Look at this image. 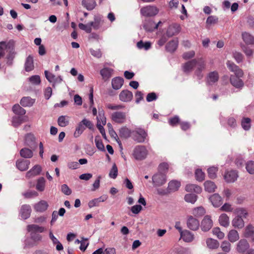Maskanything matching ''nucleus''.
Masks as SVG:
<instances>
[{
    "instance_id": "obj_37",
    "label": "nucleus",
    "mask_w": 254,
    "mask_h": 254,
    "mask_svg": "<svg viewBox=\"0 0 254 254\" xmlns=\"http://www.w3.org/2000/svg\"><path fill=\"white\" fill-rule=\"evenodd\" d=\"M82 5L88 10L93 9L96 5L95 0H83Z\"/></svg>"
},
{
    "instance_id": "obj_63",
    "label": "nucleus",
    "mask_w": 254,
    "mask_h": 254,
    "mask_svg": "<svg viewBox=\"0 0 254 254\" xmlns=\"http://www.w3.org/2000/svg\"><path fill=\"white\" fill-rule=\"evenodd\" d=\"M218 22V18L215 16H209L206 21L207 26L210 25L212 24H215Z\"/></svg>"
},
{
    "instance_id": "obj_60",
    "label": "nucleus",
    "mask_w": 254,
    "mask_h": 254,
    "mask_svg": "<svg viewBox=\"0 0 254 254\" xmlns=\"http://www.w3.org/2000/svg\"><path fill=\"white\" fill-rule=\"evenodd\" d=\"M23 195L26 198L36 197L38 195V193L35 190H28L23 193Z\"/></svg>"
},
{
    "instance_id": "obj_22",
    "label": "nucleus",
    "mask_w": 254,
    "mask_h": 254,
    "mask_svg": "<svg viewBox=\"0 0 254 254\" xmlns=\"http://www.w3.org/2000/svg\"><path fill=\"white\" fill-rule=\"evenodd\" d=\"M30 163L29 160L19 159L16 162V167L19 170L24 171L28 169Z\"/></svg>"
},
{
    "instance_id": "obj_21",
    "label": "nucleus",
    "mask_w": 254,
    "mask_h": 254,
    "mask_svg": "<svg viewBox=\"0 0 254 254\" xmlns=\"http://www.w3.org/2000/svg\"><path fill=\"white\" fill-rule=\"evenodd\" d=\"M196 70L195 71V74L197 75L199 79H200L202 77V75L201 74V71L204 70L205 68V64L204 61L202 59L197 60Z\"/></svg>"
},
{
    "instance_id": "obj_51",
    "label": "nucleus",
    "mask_w": 254,
    "mask_h": 254,
    "mask_svg": "<svg viewBox=\"0 0 254 254\" xmlns=\"http://www.w3.org/2000/svg\"><path fill=\"white\" fill-rule=\"evenodd\" d=\"M184 198L186 201L193 204L196 201L197 196L193 193H189L185 195Z\"/></svg>"
},
{
    "instance_id": "obj_41",
    "label": "nucleus",
    "mask_w": 254,
    "mask_h": 254,
    "mask_svg": "<svg viewBox=\"0 0 254 254\" xmlns=\"http://www.w3.org/2000/svg\"><path fill=\"white\" fill-rule=\"evenodd\" d=\"M207 247L211 249H216L219 247V243L216 240L209 238L206 241Z\"/></svg>"
},
{
    "instance_id": "obj_10",
    "label": "nucleus",
    "mask_w": 254,
    "mask_h": 254,
    "mask_svg": "<svg viewBox=\"0 0 254 254\" xmlns=\"http://www.w3.org/2000/svg\"><path fill=\"white\" fill-rule=\"evenodd\" d=\"M181 30V27L178 24H173L169 26L167 29L166 34L168 37H171L178 34Z\"/></svg>"
},
{
    "instance_id": "obj_2",
    "label": "nucleus",
    "mask_w": 254,
    "mask_h": 254,
    "mask_svg": "<svg viewBox=\"0 0 254 254\" xmlns=\"http://www.w3.org/2000/svg\"><path fill=\"white\" fill-rule=\"evenodd\" d=\"M148 154V151L144 145H138L134 147L132 151L133 158L138 161L144 160Z\"/></svg>"
},
{
    "instance_id": "obj_18",
    "label": "nucleus",
    "mask_w": 254,
    "mask_h": 254,
    "mask_svg": "<svg viewBox=\"0 0 254 254\" xmlns=\"http://www.w3.org/2000/svg\"><path fill=\"white\" fill-rule=\"evenodd\" d=\"M27 230L30 233H43L45 230L44 227L36 224H30L27 226Z\"/></svg>"
},
{
    "instance_id": "obj_5",
    "label": "nucleus",
    "mask_w": 254,
    "mask_h": 254,
    "mask_svg": "<svg viewBox=\"0 0 254 254\" xmlns=\"http://www.w3.org/2000/svg\"><path fill=\"white\" fill-rule=\"evenodd\" d=\"M111 119L114 122L117 123L123 124L126 121V114L122 112H115L112 113Z\"/></svg>"
},
{
    "instance_id": "obj_12",
    "label": "nucleus",
    "mask_w": 254,
    "mask_h": 254,
    "mask_svg": "<svg viewBox=\"0 0 254 254\" xmlns=\"http://www.w3.org/2000/svg\"><path fill=\"white\" fill-rule=\"evenodd\" d=\"M161 23L162 22L160 21L155 24L153 20H146L144 23L143 28L146 31H152L157 29Z\"/></svg>"
},
{
    "instance_id": "obj_45",
    "label": "nucleus",
    "mask_w": 254,
    "mask_h": 254,
    "mask_svg": "<svg viewBox=\"0 0 254 254\" xmlns=\"http://www.w3.org/2000/svg\"><path fill=\"white\" fill-rule=\"evenodd\" d=\"M113 72V69L110 68H104L100 71V74L103 78H109Z\"/></svg>"
},
{
    "instance_id": "obj_24",
    "label": "nucleus",
    "mask_w": 254,
    "mask_h": 254,
    "mask_svg": "<svg viewBox=\"0 0 254 254\" xmlns=\"http://www.w3.org/2000/svg\"><path fill=\"white\" fill-rule=\"evenodd\" d=\"M41 170V167L40 166L35 165L27 172L26 177L28 178H30L38 175L40 173Z\"/></svg>"
},
{
    "instance_id": "obj_6",
    "label": "nucleus",
    "mask_w": 254,
    "mask_h": 254,
    "mask_svg": "<svg viewBox=\"0 0 254 254\" xmlns=\"http://www.w3.org/2000/svg\"><path fill=\"white\" fill-rule=\"evenodd\" d=\"M226 64L229 70H230L232 72H233L235 75H236L237 77H243L244 75L243 70L234 63L230 61H228L227 62Z\"/></svg>"
},
{
    "instance_id": "obj_42",
    "label": "nucleus",
    "mask_w": 254,
    "mask_h": 254,
    "mask_svg": "<svg viewBox=\"0 0 254 254\" xmlns=\"http://www.w3.org/2000/svg\"><path fill=\"white\" fill-rule=\"evenodd\" d=\"M20 154L23 158H30L33 156V153L31 149L28 148H24L20 150Z\"/></svg>"
},
{
    "instance_id": "obj_14",
    "label": "nucleus",
    "mask_w": 254,
    "mask_h": 254,
    "mask_svg": "<svg viewBox=\"0 0 254 254\" xmlns=\"http://www.w3.org/2000/svg\"><path fill=\"white\" fill-rule=\"evenodd\" d=\"M133 97V94L131 92L124 90L122 91L119 95L120 100L123 102H127L130 101Z\"/></svg>"
},
{
    "instance_id": "obj_13",
    "label": "nucleus",
    "mask_w": 254,
    "mask_h": 254,
    "mask_svg": "<svg viewBox=\"0 0 254 254\" xmlns=\"http://www.w3.org/2000/svg\"><path fill=\"white\" fill-rule=\"evenodd\" d=\"M209 200L215 207H219L223 202L221 196L218 193H214L211 195L209 197Z\"/></svg>"
},
{
    "instance_id": "obj_33",
    "label": "nucleus",
    "mask_w": 254,
    "mask_h": 254,
    "mask_svg": "<svg viewBox=\"0 0 254 254\" xmlns=\"http://www.w3.org/2000/svg\"><path fill=\"white\" fill-rule=\"evenodd\" d=\"M178 45V39H173L167 44L166 46V49L169 52H174L177 48Z\"/></svg>"
},
{
    "instance_id": "obj_25",
    "label": "nucleus",
    "mask_w": 254,
    "mask_h": 254,
    "mask_svg": "<svg viewBox=\"0 0 254 254\" xmlns=\"http://www.w3.org/2000/svg\"><path fill=\"white\" fill-rule=\"evenodd\" d=\"M236 75H231L230 77V82L231 84L236 88H242L244 86V83L242 79Z\"/></svg>"
},
{
    "instance_id": "obj_48",
    "label": "nucleus",
    "mask_w": 254,
    "mask_h": 254,
    "mask_svg": "<svg viewBox=\"0 0 254 254\" xmlns=\"http://www.w3.org/2000/svg\"><path fill=\"white\" fill-rule=\"evenodd\" d=\"M245 235L246 237H252L254 235V227L249 224L245 229Z\"/></svg>"
},
{
    "instance_id": "obj_27",
    "label": "nucleus",
    "mask_w": 254,
    "mask_h": 254,
    "mask_svg": "<svg viewBox=\"0 0 254 254\" xmlns=\"http://www.w3.org/2000/svg\"><path fill=\"white\" fill-rule=\"evenodd\" d=\"M48 206V204L47 201L41 200L34 205V208L36 211L41 212L47 210Z\"/></svg>"
},
{
    "instance_id": "obj_4",
    "label": "nucleus",
    "mask_w": 254,
    "mask_h": 254,
    "mask_svg": "<svg viewBox=\"0 0 254 254\" xmlns=\"http://www.w3.org/2000/svg\"><path fill=\"white\" fill-rule=\"evenodd\" d=\"M146 136L147 133L143 129L137 128L132 131L131 137L132 139L137 142H143Z\"/></svg>"
},
{
    "instance_id": "obj_34",
    "label": "nucleus",
    "mask_w": 254,
    "mask_h": 254,
    "mask_svg": "<svg viewBox=\"0 0 254 254\" xmlns=\"http://www.w3.org/2000/svg\"><path fill=\"white\" fill-rule=\"evenodd\" d=\"M181 186V183L177 180L170 181L168 184V189L170 191H177Z\"/></svg>"
},
{
    "instance_id": "obj_35",
    "label": "nucleus",
    "mask_w": 254,
    "mask_h": 254,
    "mask_svg": "<svg viewBox=\"0 0 254 254\" xmlns=\"http://www.w3.org/2000/svg\"><path fill=\"white\" fill-rule=\"evenodd\" d=\"M219 222L221 226L227 227L230 223L229 217L226 214L223 213L219 216Z\"/></svg>"
},
{
    "instance_id": "obj_40",
    "label": "nucleus",
    "mask_w": 254,
    "mask_h": 254,
    "mask_svg": "<svg viewBox=\"0 0 254 254\" xmlns=\"http://www.w3.org/2000/svg\"><path fill=\"white\" fill-rule=\"evenodd\" d=\"M46 180L43 177L39 178L37 181L36 189L39 191H43L45 188Z\"/></svg>"
},
{
    "instance_id": "obj_26",
    "label": "nucleus",
    "mask_w": 254,
    "mask_h": 254,
    "mask_svg": "<svg viewBox=\"0 0 254 254\" xmlns=\"http://www.w3.org/2000/svg\"><path fill=\"white\" fill-rule=\"evenodd\" d=\"M124 79L121 77L114 78L112 80V85L113 89L118 90L120 89L124 84Z\"/></svg>"
},
{
    "instance_id": "obj_23",
    "label": "nucleus",
    "mask_w": 254,
    "mask_h": 254,
    "mask_svg": "<svg viewBox=\"0 0 254 254\" xmlns=\"http://www.w3.org/2000/svg\"><path fill=\"white\" fill-rule=\"evenodd\" d=\"M232 226L238 229H242L245 226V222L242 218L236 216L232 221Z\"/></svg>"
},
{
    "instance_id": "obj_62",
    "label": "nucleus",
    "mask_w": 254,
    "mask_h": 254,
    "mask_svg": "<svg viewBox=\"0 0 254 254\" xmlns=\"http://www.w3.org/2000/svg\"><path fill=\"white\" fill-rule=\"evenodd\" d=\"M247 171L251 174H254V161H250L246 164Z\"/></svg>"
},
{
    "instance_id": "obj_50",
    "label": "nucleus",
    "mask_w": 254,
    "mask_h": 254,
    "mask_svg": "<svg viewBox=\"0 0 254 254\" xmlns=\"http://www.w3.org/2000/svg\"><path fill=\"white\" fill-rule=\"evenodd\" d=\"M13 112L17 115H23L26 113V110L18 104L14 105L12 108Z\"/></svg>"
},
{
    "instance_id": "obj_30",
    "label": "nucleus",
    "mask_w": 254,
    "mask_h": 254,
    "mask_svg": "<svg viewBox=\"0 0 254 254\" xmlns=\"http://www.w3.org/2000/svg\"><path fill=\"white\" fill-rule=\"evenodd\" d=\"M227 237L231 243H234L239 239V235L236 230H231L228 234Z\"/></svg>"
},
{
    "instance_id": "obj_9",
    "label": "nucleus",
    "mask_w": 254,
    "mask_h": 254,
    "mask_svg": "<svg viewBox=\"0 0 254 254\" xmlns=\"http://www.w3.org/2000/svg\"><path fill=\"white\" fill-rule=\"evenodd\" d=\"M152 181L156 186H162L163 184H164L166 182V176L163 174H156L153 176Z\"/></svg>"
},
{
    "instance_id": "obj_61",
    "label": "nucleus",
    "mask_w": 254,
    "mask_h": 254,
    "mask_svg": "<svg viewBox=\"0 0 254 254\" xmlns=\"http://www.w3.org/2000/svg\"><path fill=\"white\" fill-rule=\"evenodd\" d=\"M29 81L33 84L38 85L41 82L40 77L39 75H33L28 78Z\"/></svg>"
},
{
    "instance_id": "obj_54",
    "label": "nucleus",
    "mask_w": 254,
    "mask_h": 254,
    "mask_svg": "<svg viewBox=\"0 0 254 254\" xmlns=\"http://www.w3.org/2000/svg\"><path fill=\"white\" fill-rule=\"evenodd\" d=\"M221 248L223 252L229 253L231 251V245L229 242L224 241L221 244Z\"/></svg>"
},
{
    "instance_id": "obj_7",
    "label": "nucleus",
    "mask_w": 254,
    "mask_h": 254,
    "mask_svg": "<svg viewBox=\"0 0 254 254\" xmlns=\"http://www.w3.org/2000/svg\"><path fill=\"white\" fill-rule=\"evenodd\" d=\"M213 226V222L209 215H206L201 222V228L203 231H208Z\"/></svg>"
},
{
    "instance_id": "obj_20",
    "label": "nucleus",
    "mask_w": 254,
    "mask_h": 254,
    "mask_svg": "<svg viewBox=\"0 0 254 254\" xmlns=\"http://www.w3.org/2000/svg\"><path fill=\"white\" fill-rule=\"evenodd\" d=\"M197 60L194 59L184 64L182 66L184 72L185 73H189L190 72L193 68L195 66Z\"/></svg>"
},
{
    "instance_id": "obj_16",
    "label": "nucleus",
    "mask_w": 254,
    "mask_h": 254,
    "mask_svg": "<svg viewBox=\"0 0 254 254\" xmlns=\"http://www.w3.org/2000/svg\"><path fill=\"white\" fill-rule=\"evenodd\" d=\"M31 208L29 205L24 204L22 205L20 214L23 219H26L30 216Z\"/></svg>"
},
{
    "instance_id": "obj_3",
    "label": "nucleus",
    "mask_w": 254,
    "mask_h": 254,
    "mask_svg": "<svg viewBox=\"0 0 254 254\" xmlns=\"http://www.w3.org/2000/svg\"><path fill=\"white\" fill-rule=\"evenodd\" d=\"M140 11L141 14L145 17H153L159 13V9L155 5H148L142 7Z\"/></svg>"
},
{
    "instance_id": "obj_55",
    "label": "nucleus",
    "mask_w": 254,
    "mask_h": 254,
    "mask_svg": "<svg viewBox=\"0 0 254 254\" xmlns=\"http://www.w3.org/2000/svg\"><path fill=\"white\" fill-rule=\"evenodd\" d=\"M10 47L8 46L7 44L5 42H0V59L3 57L5 54V51H8Z\"/></svg>"
},
{
    "instance_id": "obj_8",
    "label": "nucleus",
    "mask_w": 254,
    "mask_h": 254,
    "mask_svg": "<svg viewBox=\"0 0 254 254\" xmlns=\"http://www.w3.org/2000/svg\"><path fill=\"white\" fill-rule=\"evenodd\" d=\"M187 224L188 227L193 231L197 230L199 227V221L192 216H189Z\"/></svg>"
},
{
    "instance_id": "obj_44",
    "label": "nucleus",
    "mask_w": 254,
    "mask_h": 254,
    "mask_svg": "<svg viewBox=\"0 0 254 254\" xmlns=\"http://www.w3.org/2000/svg\"><path fill=\"white\" fill-rule=\"evenodd\" d=\"M119 133L121 137L127 138L129 136H131L132 131H131L128 128L124 127L120 129Z\"/></svg>"
},
{
    "instance_id": "obj_43",
    "label": "nucleus",
    "mask_w": 254,
    "mask_h": 254,
    "mask_svg": "<svg viewBox=\"0 0 254 254\" xmlns=\"http://www.w3.org/2000/svg\"><path fill=\"white\" fill-rule=\"evenodd\" d=\"M34 68L33 64V57L31 56H29L26 60L25 64V68L26 71H30L32 70Z\"/></svg>"
},
{
    "instance_id": "obj_49",
    "label": "nucleus",
    "mask_w": 254,
    "mask_h": 254,
    "mask_svg": "<svg viewBox=\"0 0 254 254\" xmlns=\"http://www.w3.org/2000/svg\"><path fill=\"white\" fill-rule=\"evenodd\" d=\"M26 144L29 146L31 148L34 147L35 144V137L33 135L28 134L25 136Z\"/></svg>"
},
{
    "instance_id": "obj_56",
    "label": "nucleus",
    "mask_w": 254,
    "mask_h": 254,
    "mask_svg": "<svg viewBox=\"0 0 254 254\" xmlns=\"http://www.w3.org/2000/svg\"><path fill=\"white\" fill-rule=\"evenodd\" d=\"M251 120L250 118H244L242 121V127L246 130H248L251 127Z\"/></svg>"
},
{
    "instance_id": "obj_57",
    "label": "nucleus",
    "mask_w": 254,
    "mask_h": 254,
    "mask_svg": "<svg viewBox=\"0 0 254 254\" xmlns=\"http://www.w3.org/2000/svg\"><path fill=\"white\" fill-rule=\"evenodd\" d=\"M98 118L101 125L104 126L106 124V118L104 115V112L103 110L99 111L98 113V116L97 117V123L98 122Z\"/></svg>"
},
{
    "instance_id": "obj_47",
    "label": "nucleus",
    "mask_w": 254,
    "mask_h": 254,
    "mask_svg": "<svg viewBox=\"0 0 254 254\" xmlns=\"http://www.w3.org/2000/svg\"><path fill=\"white\" fill-rule=\"evenodd\" d=\"M205 213V209L202 207L195 208L192 210V214L196 217H201Z\"/></svg>"
},
{
    "instance_id": "obj_59",
    "label": "nucleus",
    "mask_w": 254,
    "mask_h": 254,
    "mask_svg": "<svg viewBox=\"0 0 254 254\" xmlns=\"http://www.w3.org/2000/svg\"><path fill=\"white\" fill-rule=\"evenodd\" d=\"M217 170V168L215 167H211L208 168L207 172L209 178L211 179L215 178L216 177V172Z\"/></svg>"
},
{
    "instance_id": "obj_15",
    "label": "nucleus",
    "mask_w": 254,
    "mask_h": 254,
    "mask_svg": "<svg viewBox=\"0 0 254 254\" xmlns=\"http://www.w3.org/2000/svg\"><path fill=\"white\" fill-rule=\"evenodd\" d=\"M250 247L249 244L245 239L241 240L237 245L236 250L239 253H244Z\"/></svg>"
},
{
    "instance_id": "obj_17",
    "label": "nucleus",
    "mask_w": 254,
    "mask_h": 254,
    "mask_svg": "<svg viewBox=\"0 0 254 254\" xmlns=\"http://www.w3.org/2000/svg\"><path fill=\"white\" fill-rule=\"evenodd\" d=\"M238 174L236 171L231 170L227 171L225 175L224 179L226 182L231 183L235 182L238 178Z\"/></svg>"
},
{
    "instance_id": "obj_58",
    "label": "nucleus",
    "mask_w": 254,
    "mask_h": 254,
    "mask_svg": "<svg viewBox=\"0 0 254 254\" xmlns=\"http://www.w3.org/2000/svg\"><path fill=\"white\" fill-rule=\"evenodd\" d=\"M212 233L219 239H222L225 236L224 233L221 231L220 228L218 227L213 228L212 230Z\"/></svg>"
},
{
    "instance_id": "obj_29",
    "label": "nucleus",
    "mask_w": 254,
    "mask_h": 254,
    "mask_svg": "<svg viewBox=\"0 0 254 254\" xmlns=\"http://www.w3.org/2000/svg\"><path fill=\"white\" fill-rule=\"evenodd\" d=\"M204 190L208 192H213L217 188L215 183L211 181H206L204 183Z\"/></svg>"
},
{
    "instance_id": "obj_52",
    "label": "nucleus",
    "mask_w": 254,
    "mask_h": 254,
    "mask_svg": "<svg viewBox=\"0 0 254 254\" xmlns=\"http://www.w3.org/2000/svg\"><path fill=\"white\" fill-rule=\"evenodd\" d=\"M85 127L81 124L80 122L79 123L74 132V136L75 137H79L82 133Z\"/></svg>"
},
{
    "instance_id": "obj_36",
    "label": "nucleus",
    "mask_w": 254,
    "mask_h": 254,
    "mask_svg": "<svg viewBox=\"0 0 254 254\" xmlns=\"http://www.w3.org/2000/svg\"><path fill=\"white\" fill-rule=\"evenodd\" d=\"M35 102V99L30 97H24L20 101V104L23 107H31Z\"/></svg>"
},
{
    "instance_id": "obj_31",
    "label": "nucleus",
    "mask_w": 254,
    "mask_h": 254,
    "mask_svg": "<svg viewBox=\"0 0 254 254\" xmlns=\"http://www.w3.org/2000/svg\"><path fill=\"white\" fill-rule=\"evenodd\" d=\"M186 190L188 192H194L200 193L202 191V188L196 185L188 184L186 186Z\"/></svg>"
},
{
    "instance_id": "obj_19",
    "label": "nucleus",
    "mask_w": 254,
    "mask_h": 254,
    "mask_svg": "<svg viewBox=\"0 0 254 254\" xmlns=\"http://www.w3.org/2000/svg\"><path fill=\"white\" fill-rule=\"evenodd\" d=\"M107 198L108 196L106 195H103L98 198H94L88 202V207L91 208L95 206H98L100 202L106 201Z\"/></svg>"
},
{
    "instance_id": "obj_32",
    "label": "nucleus",
    "mask_w": 254,
    "mask_h": 254,
    "mask_svg": "<svg viewBox=\"0 0 254 254\" xmlns=\"http://www.w3.org/2000/svg\"><path fill=\"white\" fill-rule=\"evenodd\" d=\"M181 237L186 242H191L193 239V235L188 230L183 231L181 234Z\"/></svg>"
},
{
    "instance_id": "obj_53",
    "label": "nucleus",
    "mask_w": 254,
    "mask_h": 254,
    "mask_svg": "<svg viewBox=\"0 0 254 254\" xmlns=\"http://www.w3.org/2000/svg\"><path fill=\"white\" fill-rule=\"evenodd\" d=\"M151 43L150 42H146L144 43L142 41H140L137 43V47L139 49H144L147 50L151 47Z\"/></svg>"
},
{
    "instance_id": "obj_46",
    "label": "nucleus",
    "mask_w": 254,
    "mask_h": 254,
    "mask_svg": "<svg viewBox=\"0 0 254 254\" xmlns=\"http://www.w3.org/2000/svg\"><path fill=\"white\" fill-rule=\"evenodd\" d=\"M59 126L62 127H66L68 125V117L65 116H61L58 119Z\"/></svg>"
},
{
    "instance_id": "obj_11",
    "label": "nucleus",
    "mask_w": 254,
    "mask_h": 254,
    "mask_svg": "<svg viewBox=\"0 0 254 254\" xmlns=\"http://www.w3.org/2000/svg\"><path fill=\"white\" fill-rule=\"evenodd\" d=\"M219 78L218 73L216 71L209 72L206 77V83L209 85H213Z\"/></svg>"
},
{
    "instance_id": "obj_28",
    "label": "nucleus",
    "mask_w": 254,
    "mask_h": 254,
    "mask_svg": "<svg viewBox=\"0 0 254 254\" xmlns=\"http://www.w3.org/2000/svg\"><path fill=\"white\" fill-rule=\"evenodd\" d=\"M27 119L26 116H14L12 119V125L14 127H17L24 122L27 121Z\"/></svg>"
},
{
    "instance_id": "obj_38",
    "label": "nucleus",
    "mask_w": 254,
    "mask_h": 254,
    "mask_svg": "<svg viewBox=\"0 0 254 254\" xmlns=\"http://www.w3.org/2000/svg\"><path fill=\"white\" fill-rule=\"evenodd\" d=\"M242 38L246 44H254V37L250 33L244 32L242 33Z\"/></svg>"
},
{
    "instance_id": "obj_39",
    "label": "nucleus",
    "mask_w": 254,
    "mask_h": 254,
    "mask_svg": "<svg viewBox=\"0 0 254 254\" xmlns=\"http://www.w3.org/2000/svg\"><path fill=\"white\" fill-rule=\"evenodd\" d=\"M235 213L236 214V216H240L242 218H246L249 215L248 210L243 207H239L236 208L235 210Z\"/></svg>"
},
{
    "instance_id": "obj_64",
    "label": "nucleus",
    "mask_w": 254,
    "mask_h": 254,
    "mask_svg": "<svg viewBox=\"0 0 254 254\" xmlns=\"http://www.w3.org/2000/svg\"><path fill=\"white\" fill-rule=\"evenodd\" d=\"M196 179L198 181H202L204 179V174L200 169H197L195 171Z\"/></svg>"
},
{
    "instance_id": "obj_1",
    "label": "nucleus",
    "mask_w": 254,
    "mask_h": 254,
    "mask_svg": "<svg viewBox=\"0 0 254 254\" xmlns=\"http://www.w3.org/2000/svg\"><path fill=\"white\" fill-rule=\"evenodd\" d=\"M103 22V20L101 16H95L93 21L90 22L87 24L80 23L78 24V27L80 29L85 31L86 33H90L92 31V28L94 30L99 29L101 27Z\"/></svg>"
}]
</instances>
